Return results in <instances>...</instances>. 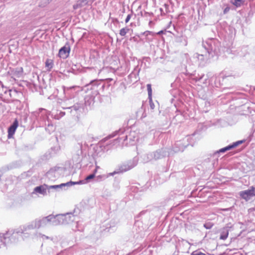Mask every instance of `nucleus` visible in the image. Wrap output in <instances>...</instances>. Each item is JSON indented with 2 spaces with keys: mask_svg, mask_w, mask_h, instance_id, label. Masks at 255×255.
<instances>
[{
  "mask_svg": "<svg viewBox=\"0 0 255 255\" xmlns=\"http://www.w3.org/2000/svg\"><path fill=\"white\" fill-rule=\"evenodd\" d=\"M240 195L242 198L248 201L251 197L255 196V188L252 186L249 190L241 191L240 193Z\"/></svg>",
  "mask_w": 255,
  "mask_h": 255,
  "instance_id": "7ed1b4c3",
  "label": "nucleus"
},
{
  "mask_svg": "<svg viewBox=\"0 0 255 255\" xmlns=\"http://www.w3.org/2000/svg\"><path fill=\"white\" fill-rule=\"evenodd\" d=\"M163 33H164V31L163 30H160V31H158L156 34H158V35H160V34H163Z\"/></svg>",
  "mask_w": 255,
  "mask_h": 255,
  "instance_id": "a211bd4d",
  "label": "nucleus"
},
{
  "mask_svg": "<svg viewBox=\"0 0 255 255\" xmlns=\"http://www.w3.org/2000/svg\"><path fill=\"white\" fill-rule=\"evenodd\" d=\"M192 255H206L204 253H202L193 252L192 253Z\"/></svg>",
  "mask_w": 255,
  "mask_h": 255,
  "instance_id": "dca6fc26",
  "label": "nucleus"
},
{
  "mask_svg": "<svg viewBox=\"0 0 255 255\" xmlns=\"http://www.w3.org/2000/svg\"><path fill=\"white\" fill-rule=\"evenodd\" d=\"M78 7V4H75V5H73V8H74V9H77Z\"/></svg>",
  "mask_w": 255,
  "mask_h": 255,
  "instance_id": "6ab92c4d",
  "label": "nucleus"
},
{
  "mask_svg": "<svg viewBox=\"0 0 255 255\" xmlns=\"http://www.w3.org/2000/svg\"><path fill=\"white\" fill-rule=\"evenodd\" d=\"M147 89L148 91V98L150 101L152 100V89L151 85L150 84L147 85Z\"/></svg>",
  "mask_w": 255,
  "mask_h": 255,
  "instance_id": "9d476101",
  "label": "nucleus"
},
{
  "mask_svg": "<svg viewBox=\"0 0 255 255\" xmlns=\"http://www.w3.org/2000/svg\"><path fill=\"white\" fill-rule=\"evenodd\" d=\"M129 31V29L127 27L123 28L120 30V34L123 36H125Z\"/></svg>",
  "mask_w": 255,
  "mask_h": 255,
  "instance_id": "9b49d317",
  "label": "nucleus"
},
{
  "mask_svg": "<svg viewBox=\"0 0 255 255\" xmlns=\"http://www.w3.org/2000/svg\"><path fill=\"white\" fill-rule=\"evenodd\" d=\"M18 126V122L17 119H15L12 125L10 126L8 128V138H11L13 137V136L15 133V131Z\"/></svg>",
  "mask_w": 255,
  "mask_h": 255,
  "instance_id": "20e7f679",
  "label": "nucleus"
},
{
  "mask_svg": "<svg viewBox=\"0 0 255 255\" xmlns=\"http://www.w3.org/2000/svg\"><path fill=\"white\" fill-rule=\"evenodd\" d=\"M146 32H148V33H150V32H150V31H146Z\"/></svg>",
  "mask_w": 255,
  "mask_h": 255,
  "instance_id": "4be33fe9",
  "label": "nucleus"
},
{
  "mask_svg": "<svg viewBox=\"0 0 255 255\" xmlns=\"http://www.w3.org/2000/svg\"><path fill=\"white\" fill-rule=\"evenodd\" d=\"M229 10H230V7H227L225 8V9L224 10V13H226L228 12Z\"/></svg>",
  "mask_w": 255,
  "mask_h": 255,
  "instance_id": "f3484780",
  "label": "nucleus"
},
{
  "mask_svg": "<svg viewBox=\"0 0 255 255\" xmlns=\"http://www.w3.org/2000/svg\"><path fill=\"white\" fill-rule=\"evenodd\" d=\"M95 173H93V174H91L90 175H89V176H88L86 178H85V180L86 181H88L90 179H93L94 177H95Z\"/></svg>",
  "mask_w": 255,
  "mask_h": 255,
  "instance_id": "ddd939ff",
  "label": "nucleus"
},
{
  "mask_svg": "<svg viewBox=\"0 0 255 255\" xmlns=\"http://www.w3.org/2000/svg\"><path fill=\"white\" fill-rule=\"evenodd\" d=\"M34 191L36 192L44 194L46 192V189L42 186H37L35 188Z\"/></svg>",
  "mask_w": 255,
  "mask_h": 255,
  "instance_id": "6e6552de",
  "label": "nucleus"
},
{
  "mask_svg": "<svg viewBox=\"0 0 255 255\" xmlns=\"http://www.w3.org/2000/svg\"><path fill=\"white\" fill-rule=\"evenodd\" d=\"M228 235L229 231L227 229H223L222 231L220 239L221 240H225L228 238Z\"/></svg>",
  "mask_w": 255,
  "mask_h": 255,
  "instance_id": "423d86ee",
  "label": "nucleus"
},
{
  "mask_svg": "<svg viewBox=\"0 0 255 255\" xmlns=\"http://www.w3.org/2000/svg\"><path fill=\"white\" fill-rule=\"evenodd\" d=\"M71 50L70 46L69 43H66L65 45L60 48L58 52V56L63 59H66L68 57Z\"/></svg>",
  "mask_w": 255,
  "mask_h": 255,
  "instance_id": "f03ea898",
  "label": "nucleus"
},
{
  "mask_svg": "<svg viewBox=\"0 0 255 255\" xmlns=\"http://www.w3.org/2000/svg\"><path fill=\"white\" fill-rule=\"evenodd\" d=\"M97 170H98V167L95 169L94 170V172L93 173H95V175L96 174V173H97Z\"/></svg>",
  "mask_w": 255,
  "mask_h": 255,
  "instance_id": "aec40b11",
  "label": "nucleus"
},
{
  "mask_svg": "<svg viewBox=\"0 0 255 255\" xmlns=\"http://www.w3.org/2000/svg\"><path fill=\"white\" fill-rule=\"evenodd\" d=\"M239 144V142H236L232 145H228L224 148H222L220 149L219 151L221 152H224L227 150H230L235 147H236Z\"/></svg>",
  "mask_w": 255,
  "mask_h": 255,
  "instance_id": "39448f33",
  "label": "nucleus"
},
{
  "mask_svg": "<svg viewBox=\"0 0 255 255\" xmlns=\"http://www.w3.org/2000/svg\"><path fill=\"white\" fill-rule=\"evenodd\" d=\"M233 4L237 7L240 6L244 3V0H231Z\"/></svg>",
  "mask_w": 255,
  "mask_h": 255,
  "instance_id": "1a4fd4ad",
  "label": "nucleus"
},
{
  "mask_svg": "<svg viewBox=\"0 0 255 255\" xmlns=\"http://www.w3.org/2000/svg\"><path fill=\"white\" fill-rule=\"evenodd\" d=\"M53 65V61L51 59H47L45 62V67L48 70L50 71Z\"/></svg>",
  "mask_w": 255,
  "mask_h": 255,
  "instance_id": "0eeeda50",
  "label": "nucleus"
},
{
  "mask_svg": "<svg viewBox=\"0 0 255 255\" xmlns=\"http://www.w3.org/2000/svg\"><path fill=\"white\" fill-rule=\"evenodd\" d=\"M8 75L14 80L22 77L23 75V69L22 67L16 68H10L7 72Z\"/></svg>",
  "mask_w": 255,
  "mask_h": 255,
  "instance_id": "f257e3e1",
  "label": "nucleus"
},
{
  "mask_svg": "<svg viewBox=\"0 0 255 255\" xmlns=\"http://www.w3.org/2000/svg\"><path fill=\"white\" fill-rule=\"evenodd\" d=\"M214 226V224L211 222H207L204 225V227L207 229H210Z\"/></svg>",
  "mask_w": 255,
  "mask_h": 255,
  "instance_id": "f8f14e48",
  "label": "nucleus"
},
{
  "mask_svg": "<svg viewBox=\"0 0 255 255\" xmlns=\"http://www.w3.org/2000/svg\"><path fill=\"white\" fill-rule=\"evenodd\" d=\"M64 185H65L64 184H62L60 185H52V186H50V188L56 189V188H58L59 187H60L64 186Z\"/></svg>",
  "mask_w": 255,
  "mask_h": 255,
  "instance_id": "4468645a",
  "label": "nucleus"
},
{
  "mask_svg": "<svg viewBox=\"0 0 255 255\" xmlns=\"http://www.w3.org/2000/svg\"><path fill=\"white\" fill-rule=\"evenodd\" d=\"M131 14H128L127 16V18H126V19L125 20L126 23H128L130 19L131 18Z\"/></svg>",
  "mask_w": 255,
  "mask_h": 255,
  "instance_id": "2eb2a0df",
  "label": "nucleus"
},
{
  "mask_svg": "<svg viewBox=\"0 0 255 255\" xmlns=\"http://www.w3.org/2000/svg\"><path fill=\"white\" fill-rule=\"evenodd\" d=\"M151 23H152V21H150L149 22V24H151Z\"/></svg>",
  "mask_w": 255,
  "mask_h": 255,
  "instance_id": "412c9836",
  "label": "nucleus"
}]
</instances>
